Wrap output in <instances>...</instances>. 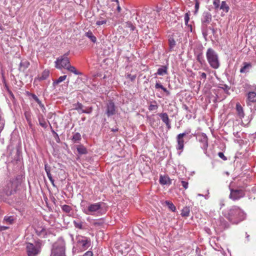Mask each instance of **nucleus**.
<instances>
[{"label": "nucleus", "mask_w": 256, "mask_h": 256, "mask_svg": "<svg viewBox=\"0 0 256 256\" xmlns=\"http://www.w3.org/2000/svg\"><path fill=\"white\" fill-rule=\"evenodd\" d=\"M224 216L232 224H237L244 219V213L240 207L234 206L225 214Z\"/></svg>", "instance_id": "obj_1"}, {"label": "nucleus", "mask_w": 256, "mask_h": 256, "mask_svg": "<svg viewBox=\"0 0 256 256\" xmlns=\"http://www.w3.org/2000/svg\"><path fill=\"white\" fill-rule=\"evenodd\" d=\"M102 202L90 203L86 201L82 200L80 204L82 212L87 215H94L100 214L102 210Z\"/></svg>", "instance_id": "obj_2"}, {"label": "nucleus", "mask_w": 256, "mask_h": 256, "mask_svg": "<svg viewBox=\"0 0 256 256\" xmlns=\"http://www.w3.org/2000/svg\"><path fill=\"white\" fill-rule=\"evenodd\" d=\"M43 246L44 242L40 240L34 241V243H26V248L28 256H37L42 251Z\"/></svg>", "instance_id": "obj_3"}, {"label": "nucleus", "mask_w": 256, "mask_h": 256, "mask_svg": "<svg viewBox=\"0 0 256 256\" xmlns=\"http://www.w3.org/2000/svg\"><path fill=\"white\" fill-rule=\"evenodd\" d=\"M206 58L210 66L214 69H218L220 66V62L218 53L212 48H208Z\"/></svg>", "instance_id": "obj_4"}, {"label": "nucleus", "mask_w": 256, "mask_h": 256, "mask_svg": "<svg viewBox=\"0 0 256 256\" xmlns=\"http://www.w3.org/2000/svg\"><path fill=\"white\" fill-rule=\"evenodd\" d=\"M51 256H66L65 242L62 239H58L52 245Z\"/></svg>", "instance_id": "obj_5"}, {"label": "nucleus", "mask_w": 256, "mask_h": 256, "mask_svg": "<svg viewBox=\"0 0 256 256\" xmlns=\"http://www.w3.org/2000/svg\"><path fill=\"white\" fill-rule=\"evenodd\" d=\"M20 182L17 178L12 179L8 182L4 188V192L7 196L14 194L17 191L18 187Z\"/></svg>", "instance_id": "obj_6"}, {"label": "nucleus", "mask_w": 256, "mask_h": 256, "mask_svg": "<svg viewBox=\"0 0 256 256\" xmlns=\"http://www.w3.org/2000/svg\"><path fill=\"white\" fill-rule=\"evenodd\" d=\"M70 52H68L64 54L63 56L58 57L55 62V66L58 69L66 68L68 65L70 64V58L68 56Z\"/></svg>", "instance_id": "obj_7"}, {"label": "nucleus", "mask_w": 256, "mask_h": 256, "mask_svg": "<svg viewBox=\"0 0 256 256\" xmlns=\"http://www.w3.org/2000/svg\"><path fill=\"white\" fill-rule=\"evenodd\" d=\"M76 246L81 250H85L90 246V240L88 238L78 235L76 237Z\"/></svg>", "instance_id": "obj_8"}, {"label": "nucleus", "mask_w": 256, "mask_h": 256, "mask_svg": "<svg viewBox=\"0 0 256 256\" xmlns=\"http://www.w3.org/2000/svg\"><path fill=\"white\" fill-rule=\"evenodd\" d=\"M245 190L242 188H230L229 198L236 201L245 196Z\"/></svg>", "instance_id": "obj_9"}, {"label": "nucleus", "mask_w": 256, "mask_h": 256, "mask_svg": "<svg viewBox=\"0 0 256 256\" xmlns=\"http://www.w3.org/2000/svg\"><path fill=\"white\" fill-rule=\"evenodd\" d=\"M190 132V130H187L184 132L180 133L177 135L176 137L177 146L176 149L182 150L184 148V138Z\"/></svg>", "instance_id": "obj_10"}, {"label": "nucleus", "mask_w": 256, "mask_h": 256, "mask_svg": "<svg viewBox=\"0 0 256 256\" xmlns=\"http://www.w3.org/2000/svg\"><path fill=\"white\" fill-rule=\"evenodd\" d=\"M116 106L112 100H108L106 106V114L108 116H111L116 113Z\"/></svg>", "instance_id": "obj_11"}, {"label": "nucleus", "mask_w": 256, "mask_h": 256, "mask_svg": "<svg viewBox=\"0 0 256 256\" xmlns=\"http://www.w3.org/2000/svg\"><path fill=\"white\" fill-rule=\"evenodd\" d=\"M162 120V122L166 124L168 130L171 129V120L168 118V114L166 112H162L158 114Z\"/></svg>", "instance_id": "obj_12"}, {"label": "nucleus", "mask_w": 256, "mask_h": 256, "mask_svg": "<svg viewBox=\"0 0 256 256\" xmlns=\"http://www.w3.org/2000/svg\"><path fill=\"white\" fill-rule=\"evenodd\" d=\"M212 16L210 12H203L201 18V21L202 26H206L207 24H210L212 21Z\"/></svg>", "instance_id": "obj_13"}, {"label": "nucleus", "mask_w": 256, "mask_h": 256, "mask_svg": "<svg viewBox=\"0 0 256 256\" xmlns=\"http://www.w3.org/2000/svg\"><path fill=\"white\" fill-rule=\"evenodd\" d=\"M198 141L202 143V148L206 150L208 147V138L206 135L204 133L198 135Z\"/></svg>", "instance_id": "obj_14"}, {"label": "nucleus", "mask_w": 256, "mask_h": 256, "mask_svg": "<svg viewBox=\"0 0 256 256\" xmlns=\"http://www.w3.org/2000/svg\"><path fill=\"white\" fill-rule=\"evenodd\" d=\"M73 224L76 228L84 230L86 229V224L84 221L77 218L73 221Z\"/></svg>", "instance_id": "obj_15"}, {"label": "nucleus", "mask_w": 256, "mask_h": 256, "mask_svg": "<svg viewBox=\"0 0 256 256\" xmlns=\"http://www.w3.org/2000/svg\"><path fill=\"white\" fill-rule=\"evenodd\" d=\"M194 56L196 60L200 65L202 66L206 64V60L204 58L203 52L202 50L198 52H195Z\"/></svg>", "instance_id": "obj_16"}, {"label": "nucleus", "mask_w": 256, "mask_h": 256, "mask_svg": "<svg viewBox=\"0 0 256 256\" xmlns=\"http://www.w3.org/2000/svg\"><path fill=\"white\" fill-rule=\"evenodd\" d=\"M30 65V62L28 60H21V62L19 64V68H18L19 71L24 72L25 70H26V69L27 68H28Z\"/></svg>", "instance_id": "obj_17"}, {"label": "nucleus", "mask_w": 256, "mask_h": 256, "mask_svg": "<svg viewBox=\"0 0 256 256\" xmlns=\"http://www.w3.org/2000/svg\"><path fill=\"white\" fill-rule=\"evenodd\" d=\"M24 115L25 118H26V121L28 124V126L30 127H32V114L30 112V110L29 108L26 110L24 112Z\"/></svg>", "instance_id": "obj_18"}, {"label": "nucleus", "mask_w": 256, "mask_h": 256, "mask_svg": "<svg viewBox=\"0 0 256 256\" xmlns=\"http://www.w3.org/2000/svg\"><path fill=\"white\" fill-rule=\"evenodd\" d=\"M73 106L74 109L76 110L80 114L84 113V108L85 107L82 103L78 102L74 104Z\"/></svg>", "instance_id": "obj_19"}, {"label": "nucleus", "mask_w": 256, "mask_h": 256, "mask_svg": "<svg viewBox=\"0 0 256 256\" xmlns=\"http://www.w3.org/2000/svg\"><path fill=\"white\" fill-rule=\"evenodd\" d=\"M236 110L237 114L240 118H242L244 116V110L240 103L238 102L236 104Z\"/></svg>", "instance_id": "obj_20"}, {"label": "nucleus", "mask_w": 256, "mask_h": 256, "mask_svg": "<svg viewBox=\"0 0 256 256\" xmlns=\"http://www.w3.org/2000/svg\"><path fill=\"white\" fill-rule=\"evenodd\" d=\"M160 184L163 185L170 184H172V180L168 176H160Z\"/></svg>", "instance_id": "obj_21"}, {"label": "nucleus", "mask_w": 256, "mask_h": 256, "mask_svg": "<svg viewBox=\"0 0 256 256\" xmlns=\"http://www.w3.org/2000/svg\"><path fill=\"white\" fill-rule=\"evenodd\" d=\"M168 66H162L158 70L156 75L164 76L168 74Z\"/></svg>", "instance_id": "obj_22"}, {"label": "nucleus", "mask_w": 256, "mask_h": 256, "mask_svg": "<svg viewBox=\"0 0 256 256\" xmlns=\"http://www.w3.org/2000/svg\"><path fill=\"white\" fill-rule=\"evenodd\" d=\"M248 100L247 104L248 105L250 104V102H256V93L254 92H250L248 94Z\"/></svg>", "instance_id": "obj_23"}, {"label": "nucleus", "mask_w": 256, "mask_h": 256, "mask_svg": "<svg viewBox=\"0 0 256 256\" xmlns=\"http://www.w3.org/2000/svg\"><path fill=\"white\" fill-rule=\"evenodd\" d=\"M38 118L40 125L43 128H47V124L44 116L42 114H38Z\"/></svg>", "instance_id": "obj_24"}, {"label": "nucleus", "mask_w": 256, "mask_h": 256, "mask_svg": "<svg viewBox=\"0 0 256 256\" xmlns=\"http://www.w3.org/2000/svg\"><path fill=\"white\" fill-rule=\"evenodd\" d=\"M36 234L43 238H45L47 234L46 230L44 228H40L36 230Z\"/></svg>", "instance_id": "obj_25"}, {"label": "nucleus", "mask_w": 256, "mask_h": 256, "mask_svg": "<svg viewBox=\"0 0 256 256\" xmlns=\"http://www.w3.org/2000/svg\"><path fill=\"white\" fill-rule=\"evenodd\" d=\"M243 64L244 66L240 69V72L245 73L248 72L250 68H252L251 64L244 62L243 63Z\"/></svg>", "instance_id": "obj_26"}, {"label": "nucleus", "mask_w": 256, "mask_h": 256, "mask_svg": "<svg viewBox=\"0 0 256 256\" xmlns=\"http://www.w3.org/2000/svg\"><path fill=\"white\" fill-rule=\"evenodd\" d=\"M14 216H6L2 222L6 223L8 224H14Z\"/></svg>", "instance_id": "obj_27"}, {"label": "nucleus", "mask_w": 256, "mask_h": 256, "mask_svg": "<svg viewBox=\"0 0 256 256\" xmlns=\"http://www.w3.org/2000/svg\"><path fill=\"white\" fill-rule=\"evenodd\" d=\"M66 69L67 70L68 72H72L76 75H80L81 74L80 72L77 70L74 66H71L70 64L68 65Z\"/></svg>", "instance_id": "obj_28"}, {"label": "nucleus", "mask_w": 256, "mask_h": 256, "mask_svg": "<svg viewBox=\"0 0 256 256\" xmlns=\"http://www.w3.org/2000/svg\"><path fill=\"white\" fill-rule=\"evenodd\" d=\"M219 225L222 228H228L229 226L228 222L223 218H220L218 220Z\"/></svg>", "instance_id": "obj_29"}, {"label": "nucleus", "mask_w": 256, "mask_h": 256, "mask_svg": "<svg viewBox=\"0 0 256 256\" xmlns=\"http://www.w3.org/2000/svg\"><path fill=\"white\" fill-rule=\"evenodd\" d=\"M85 36L90 38L92 42L96 43V38L93 34L92 32L90 30H88L86 32Z\"/></svg>", "instance_id": "obj_30"}, {"label": "nucleus", "mask_w": 256, "mask_h": 256, "mask_svg": "<svg viewBox=\"0 0 256 256\" xmlns=\"http://www.w3.org/2000/svg\"><path fill=\"white\" fill-rule=\"evenodd\" d=\"M190 208L188 206L184 207L182 210L181 216L183 217H188L190 216Z\"/></svg>", "instance_id": "obj_31"}, {"label": "nucleus", "mask_w": 256, "mask_h": 256, "mask_svg": "<svg viewBox=\"0 0 256 256\" xmlns=\"http://www.w3.org/2000/svg\"><path fill=\"white\" fill-rule=\"evenodd\" d=\"M77 150L80 154H84L88 153L86 148L82 145L79 146L77 147Z\"/></svg>", "instance_id": "obj_32"}, {"label": "nucleus", "mask_w": 256, "mask_h": 256, "mask_svg": "<svg viewBox=\"0 0 256 256\" xmlns=\"http://www.w3.org/2000/svg\"><path fill=\"white\" fill-rule=\"evenodd\" d=\"M44 169L49 180L52 178V176L50 174L51 168L50 166H48V164H44Z\"/></svg>", "instance_id": "obj_33"}, {"label": "nucleus", "mask_w": 256, "mask_h": 256, "mask_svg": "<svg viewBox=\"0 0 256 256\" xmlns=\"http://www.w3.org/2000/svg\"><path fill=\"white\" fill-rule=\"evenodd\" d=\"M220 10H222L226 12H228L230 10L228 6L226 4L225 1L222 2L221 5L219 8Z\"/></svg>", "instance_id": "obj_34"}, {"label": "nucleus", "mask_w": 256, "mask_h": 256, "mask_svg": "<svg viewBox=\"0 0 256 256\" xmlns=\"http://www.w3.org/2000/svg\"><path fill=\"white\" fill-rule=\"evenodd\" d=\"M50 72L48 70H45L43 71V72L42 74V75L39 78V80H46L49 76Z\"/></svg>", "instance_id": "obj_35"}, {"label": "nucleus", "mask_w": 256, "mask_h": 256, "mask_svg": "<svg viewBox=\"0 0 256 256\" xmlns=\"http://www.w3.org/2000/svg\"><path fill=\"white\" fill-rule=\"evenodd\" d=\"M81 138L80 134L79 132H76L73 135L72 140L74 142H79Z\"/></svg>", "instance_id": "obj_36"}, {"label": "nucleus", "mask_w": 256, "mask_h": 256, "mask_svg": "<svg viewBox=\"0 0 256 256\" xmlns=\"http://www.w3.org/2000/svg\"><path fill=\"white\" fill-rule=\"evenodd\" d=\"M66 77L67 76L66 75L60 76L58 78V79L53 82V86H55L56 84H58L60 82H63L66 79Z\"/></svg>", "instance_id": "obj_37"}, {"label": "nucleus", "mask_w": 256, "mask_h": 256, "mask_svg": "<svg viewBox=\"0 0 256 256\" xmlns=\"http://www.w3.org/2000/svg\"><path fill=\"white\" fill-rule=\"evenodd\" d=\"M104 224V221L102 219L98 220L92 222V225L95 227H100Z\"/></svg>", "instance_id": "obj_38"}, {"label": "nucleus", "mask_w": 256, "mask_h": 256, "mask_svg": "<svg viewBox=\"0 0 256 256\" xmlns=\"http://www.w3.org/2000/svg\"><path fill=\"white\" fill-rule=\"evenodd\" d=\"M165 202L170 210H171L172 212L176 211V208L172 202L166 200V201Z\"/></svg>", "instance_id": "obj_39"}, {"label": "nucleus", "mask_w": 256, "mask_h": 256, "mask_svg": "<svg viewBox=\"0 0 256 256\" xmlns=\"http://www.w3.org/2000/svg\"><path fill=\"white\" fill-rule=\"evenodd\" d=\"M62 209L64 212L66 213H70L72 210L71 206L66 204L63 205L62 207Z\"/></svg>", "instance_id": "obj_40"}, {"label": "nucleus", "mask_w": 256, "mask_h": 256, "mask_svg": "<svg viewBox=\"0 0 256 256\" xmlns=\"http://www.w3.org/2000/svg\"><path fill=\"white\" fill-rule=\"evenodd\" d=\"M106 20L105 18L100 16L99 20L96 21V24L97 26H101L102 24H106Z\"/></svg>", "instance_id": "obj_41"}, {"label": "nucleus", "mask_w": 256, "mask_h": 256, "mask_svg": "<svg viewBox=\"0 0 256 256\" xmlns=\"http://www.w3.org/2000/svg\"><path fill=\"white\" fill-rule=\"evenodd\" d=\"M27 94L28 96H31L32 98L38 103H40V102H41L39 99L38 98V96L34 94H32V93H30L28 92H27Z\"/></svg>", "instance_id": "obj_42"}, {"label": "nucleus", "mask_w": 256, "mask_h": 256, "mask_svg": "<svg viewBox=\"0 0 256 256\" xmlns=\"http://www.w3.org/2000/svg\"><path fill=\"white\" fill-rule=\"evenodd\" d=\"M218 87L224 90L226 93H228V90H230V87L226 84H220Z\"/></svg>", "instance_id": "obj_43"}, {"label": "nucleus", "mask_w": 256, "mask_h": 256, "mask_svg": "<svg viewBox=\"0 0 256 256\" xmlns=\"http://www.w3.org/2000/svg\"><path fill=\"white\" fill-rule=\"evenodd\" d=\"M169 46L170 49H172L176 45V42L173 38H170L168 40Z\"/></svg>", "instance_id": "obj_44"}, {"label": "nucleus", "mask_w": 256, "mask_h": 256, "mask_svg": "<svg viewBox=\"0 0 256 256\" xmlns=\"http://www.w3.org/2000/svg\"><path fill=\"white\" fill-rule=\"evenodd\" d=\"M220 0H213V4L216 10H218L220 8Z\"/></svg>", "instance_id": "obj_45"}, {"label": "nucleus", "mask_w": 256, "mask_h": 256, "mask_svg": "<svg viewBox=\"0 0 256 256\" xmlns=\"http://www.w3.org/2000/svg\"><path fill=\"white\" fill-rule=\"evenodd\" d=\"M196 1V3H195V6H194V8H195V11H194V14H197L198 10H199V8H200V2L198 0H195Z\"/></svg>", "instance_id": "obj_46"}, {"label": "nucleus", "mask_w": 256, "mask_h": 256, "mask_svg": "<svg viewBox=\"0 0 256 256\" xmlns=\"http://www.w3.org/2000/svg\"><path fill=\"white\" fill-rule=\"evenodd\" d=\"M92 110H93V108L92 106L87 107V108H84V113L90 114L92 112Z\"/></svg>", "instance_id": "obj_47"}, {"label": "nucleus", "mask_w": 256, "mask_h": 256, "mask_svg": "<svg viewBox=\"0 0 256 256\" xmlns=\"http://www.w3.org/2000/svg\"><path fill=\"white\" fill-rule=\"evenodd\" d=\"M158 108V106L157 104H150L148 106V110L150 111H152L156 110Z\"/></svg>", "instance_id": "obj_48"}, {"label": "nucleus", "mask_w": 256, "mask_h": 256, "mask_svg": "<svg viewBox=\"0 0 256 256\" xmlns=\"http://www.w3.org/2000/svg\"><path fill=\"white\" fill-rule=\"evenodd\" d=\"M190 20V14L188 12H186L184 14V22L186 25H188V22Z\"/></svg>", "instance_id": "obj_49"}, {"label": "nucleus", "mask_w": 256, "mask_h": 256, "mask_svg": "<svg viewBox=\"0 0 256 256\" xmlns=\"http://www.w3.org/2000/svg\"><path fill=\"white\" fill-rule=\"evenodd\" d=\"M218 156L221 158L222 159L224 160H227V158L224 155V153L222 152H219L218 153Z\"/></svg>", "instance_id": "obj_50"}, {"label": "nucleus", "mask_w": 256, "mask_h": 256, "mask_svg": "<svg viewBox=\"0 0 256 256\" xmlns=\"http://www.w3.org/2000/svg\"><path fill=\"white\" fill-rule=\"evenodd\" d=\"M182 186L185 188L187 189L188 188V182L182 180L181 181Z\"/></svg>", "instance_id": "obj_51"}, {"label": "nucleus", "mask_w": 256, "mask_h": 256, "mask_svg": "<svg viewBox=\"0 0 256 256\" xmlns=\"http://www.w3.org/2000/svg\"><path fill=\"white\" fill-rule=\"evenodd\" d=\"M8 92L9 96H10V99L12 100H14L15 98H14V94H13L12 92L10 90H8Z\"/></svg>", "instance_id": "obj_52"}, {"label": "nucleus", "mask_w": 256, "mask_h": 256, "mask_svg": "<svg viewBox=\"0 0 256 256\" xmlns=\"http://www.w3.org/2000/svg\"><path fill=\"white\" fill-rule=\"evenodd\" d=\"M199 74H200V78L201 80H204L206 78V74L204 72H199Z\"/></svg>", "instance_id": "obj_53"}, {"label": "nucleus", "mask_w": 256, "mask_h": 256, "mask_svg": "<svg viewBox=\"0 0 256 256\" xmlns=\"http://www.w3.org/2000/svg\"><path fill=\"white\" fill-rule=\"evenodd\" d=\"M38 104L39 106H40V108H41L42 112L44 113L46 112V108H45L44 104H42L41 102H40V103H38Z\"/></svg>", "instance_id": "obj_54"}, {"label": "nucleus", "mask_w": 256, "mask_h": 256, "mask_svg": "<svg viewBox=\"0 0 256 256\" xmlns=\"http://www.w3.org/2000/svg\"><path fill=\"white\" fill-rule=\"evenodd\" d=\"M155 88L156 89L160 88L162 90L164 87L160 83L156 82L155 85Z\"/></svg>", "instance_id": "obj_55"}, {"label": "nucleus", "mask_w": 256, "mask_h": 256, "mask_svg": "<svg viewBox=\"0 0 256 256\" xmlns=\"http://www.w3.org/2000/svg\"><path fill=\"white\" fill-rule=\"evenodd\" d=\"M8 228V226H0V232L6 230Z\"/></svg>", "instance_id": "obj_56"}, {"label": "nucleus", "mask_w": 256, "mask_h": 256, "mask_svg": "<svg viewBox=\"0 0 256 256\" xmlns=\"http://www.w3.org/2000/svg\"><path fill=\"white\" fill-rule=\"evenodd\" d=\"M162 90L166 94V96H170V92L167 90V89L166 88H164Z\"/></svg>", "instance_id": "obj_57"}, {"label": "nucleus", "mask_w": 256, "mask_h": 256, "mask_svg": "<svg viewBox=\"0 0 256 256\" xmlns=\"http://www.w3.org/2000/svg\"><path fill=\"white\" fill-rule=\"evenodd\" d=\"M225 205L224 202V200H220V208H222V206H224Z\"/></svg>", "instance_id": "obj_58"}, {"label": "nucleus", "mask_w": 256, "mask_h": 256, "mask_svg": "<svg viewBox=\"0 0 256 256\" xmlns=\"http://www.w3.org/2000/svg\"><path fill=\"white\" fill-rule=\"evenodd\" d=\"M50 128H52V134H55V135L58 138V140H60V138H58V134H57V133H56V132H54V130H52V127L51 126H50Z\"/></svg>", "instance_id": "obj_59"}, {"label": "nucleus", "mask_w": 256, "mask_h": 256, "mask_svg": "<svg viewBox=\"0 0 256 256\" xmlns=\"http://www.w3.org/2000/svg\"><path fill=\"white\" fill-rule=\"evenodd\" d=\"M50 180V182L52 183V186L54 187H56V186L54 184V180L53 179V178H52L51 180Z\"/></svg>", "instance_id": "obj_60"}, {"label": "nucleus", "mask_w": 256, "mask_h": 256, "mask_svg": "<svg viewBox=\"0 0 256 256\" xmlns=\"http://www.w3.org/2000/svg\"><path fill=\"white\" fill-rule=\"evenodd\" d=\"M118 4V6H117V10L118 11V12H120V10H121V8L120 6V4H119V2L118 4Z\"/></svg>", "instance_id": "obj_61"}, {"label": "nucleus", "mask_w": 256, "mask_h": 256, "mask_svg": "<svg viewBox=\"0 0 256 256\" xmlns=\"http://www.w3.org/2000/svg\"><path fill=\"white\" fill-rule=\"evenodd\" d=\"M4 86L6 88V91L8 92V90H10V88H9L8 86V85L6 84H5Z\"/></svg>", "instance_id": "obj_62"}, {"label": "nucleus", "mask_w": 256, "mask_h": 256, "mask_svg": "<svg viewBox=\"0 0 256 256\" xmlns=\"http://www.w3.org/2000/svg\"><path fill=\"white\" fill-rule=\"evenodd\" d=\"M112 132H118V128H112Z\"/></svg>", "instance_id": "obj_63"}, {"label": "nucleus", "mask_w": 256, "mask_h": 256, "mask_svg": "<svg viewBox=\"0 0 256 256\" xmlns=\"http://www.w3.org/2000/svg\"><path fill=\"white\" fill-rule=\"evenodd\" d=\"M130 78L131 80H134L135 79L136 76H130Z\"/></svg>", "instance_id": "obj_64"}]
</instances>
